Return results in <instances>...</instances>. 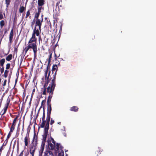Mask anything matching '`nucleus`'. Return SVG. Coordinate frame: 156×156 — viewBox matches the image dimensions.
<instances>
[{
  "mask_svg": "<svg viewBox=\"0 0 156 156\" xmlns=\"http://www.w3.org/2000/svg\"><path fill=\"white\" fill-rule=\"evenodd\" d=\"M51 77L50 74L48 73L47 80L44 85L43 87L41 88V90L42 94L45 95L46 94V92L47 91V89L48 87L50 88H52L53 89V91L54 90L56 84L55 83V74H54Z\"/></svg>",
  "mask_w": 156,
  "mask_h": 156,
  "instance_id": "obj_1",
  "label": "nucleus"
},
{
  "mask_svg": "<svg viewBox=\"0 0 156 156\" xmlns=\"http://www.w3.org/2000/svg\"><path fill=\"white\" fill-rule=\"evenodd\" d=\"M30 49H33V52L34 53V57H36L37 56V45H36L34 43H28V45L25 47L23 51V53H24V54L25 55L27 51Z\"/></svg>",
  "mask_w": 156,
  "mask_h": 156,
  "instance_id": "obj_2",
  "label": "nucleus"
},
{
  "mask_svg": "<svg viewBox=\"0 0 156 156\" xmlns=\"http://www.w3.org/2000/svg\"><path fill=\"white\" fill-rule=\"evenodd\" d=\"M63 147L62 146L57 143L55 146V150L58 152V156H64Z\"/></svg>",
  "mask_w": 156,
  "mask_h": 156,
  "instance_id": "obj_3",
  "label": "nucleus"
},
{
  "mask_svg": "<svg viewBox=\"0 0 156 156\" xmlns=\"http://www.w3.org/2000/svg\"><path fill=\"white\" fill-rule=\"evenodd\" d=\"M53 88H50L48 87L47 89V93H48L49 96L47 101V104H51V100L53 94Z\"/></svg>",
  "mask_w": 156,
  "mask_h": 156,
  "instance_id": "obj_4",
  "label": "nucleus"
},
{
  "mask_svg": "<svg viewBox=\"0 0 156 156\" xmlns=\"http://www.w3.org/2000/svg\"><path fill=\"white\" fill-rule=\"evenodd\" d=\"M49 123H47L45 126V127L44 129V134L43 135L42 140L46 141V138L47 137L48 130L49 129Z\"/></svg>",
  "mask_w": 156,
  "mask_h": 156,
  "instance_id": "obj_5",
  "label": "nucleus"
},
{
  "mask_svg": "<svg viewBox=\"0 0 156 156\" xmlns=\"http://www.w3.org/2000/svg\"><path fill=\"white\" fill-rule=\"evenodd\" d=\"M48 108L47 114V123H50V115L51 111V105H47Z\"/></svg>",
  "mask_w": 156,
  "mask_h": 156,
  "instance_id": "obj_6",
  "label": "nucleus"
},
{
  "mask_svg": "<svg viewBox=\"0 0 156 156\" xmlns=\"http://www.w3.org/2000/svg\"><path fill=\"white\" fill-rule=\"evenodd\" d=\"M58 64L53 65L51 70L52 73H51L50 71H49L48 73L50 74V76L51 77H52V76L54 74H55V79H56V74L57 71L58 69L57 65L60 64V62L58 61Z\"/></svg>",
  "mask_w": 156,
  "mask_h": 156,
  "instance_id": "obj_7",
  "label": "nucleus"
},
{
  "mask_svg": "<svg viewBox=\"0 0 156 156\" xmlns=\"http://www.w3.org/2000/svg\"><path fill=\"white\" fill-rule=\"evenodd\" d=\"M36 34L32 33V37L28 41V43H34L37 45V38L36 37Z\"/></svg>",
  "mask_w": 156,
  "mask_h": 156,
  "instance_id": "obj_8",
  "label": "nucleus"
},
{
  "mask_svg": "<svg viewBox=\"0 0 156 156\" xmlns=\"http://www.w3.org/2000/svg\"><path fill=\"white\" fill-rule=\"evenodd\" d=\"M43 20V19L42 17L40 19H36L34 27H39L40 29L41 28Z\"/></svg>",
  "mask_w": 156,
  "mask_h": 156,
  "instance_id": "obj_9",
  "label": "nucleus"
},
{
  "mask_svg": "<svg viewBox=\"0 0 156 156\" xmlns=\"http://www.w3.org/2000/svg\"><path fill=\"white\" fill-rule=\"evenodd\" d=\"M41 29L39 28L34 27L33 29V33L36 34L37 36H38L41 33Z\"/></svg>",
  "mask_w": 156,
  "mask_h": 156,
  "instance_id": "obj_10",
  "label": "nucleus"
},
{
  "mask_svg": "<svg viewBox=\"0 0 156 156\" xmlns=\"http://www.w3.org/2000/svg\"><path fill=\"white\" fill-rule=\"evenodd\" d=\"M17 118H18V117L16 116L15 118L14 119L12 125L11 126L10 128V132H13V130L15 129V127L16 125V122L17 119Z\"/></svg>",
  "mask_w": 156,
  "mask_h": 156,
  "instance_id": "obj_11",
  "label": "nucleus"
},
{
  "mask_svg": "<svg viewBox=\"0 0 156 156\" xmlns=\"http://www.w3.org/2000/svg\"><path fill=\"white\" fill-rule=\"evenodd\" d=\"M13 37V29H12L10 31V34L9 35V42L11 44L12 42V40Z\"/></svg>",
  "mask_w": 156,
  "mask_h": 156,
  "instance_id": "obj_12",
  "label": "nucleus"
},
{
  "mask_svg": "<svg viewBox=\"0 0 156 156\" xmlns=\"http://www.w3.org/2000/svg\"><path fill=\"white\" fill-rule=\"evenodd\" d=\"M9 101L7 102V103L5 104V107L2 110V111L1 112V113H2V111H3V112L2 114V115L4 114L6 112L7 109L8 108V107L9 105Z\"/></svg>",
  "mask_w": 156,
  "mask_h": 156,
  "instance_id": "obj_13",
  "label": "nucleus"
},
{
  "mask_svg": "<svg viewBox=\"0 0 156 156\" xmlns=\"http://www.w3.org/2000/svg\"><path fill=\"white\" fill-rule=\"evenodd\" d=\"M36 148V147L34 145H33L30 147V153L32 155L31 156L34 155V153Z\"/></svg>",
  "mask_w": 156,
  "mask_h": 156,
  "instance_id": "obj_14",
  "label": "nucleus"
},
{
  "mask_svg": "<svg viewBox=\"0 0 156 156\" xmlns=\"http://www.w3.org/2000/svg\"><path fill=\"white\" fill-rule=\"evenodd\" d=\"M49 148L51 150H53L54 148L55 149V144H53L51 143L50 141L48 142Z\"/></svg>",
  "mask_w": 156,
  "mask_h": 156,
  "instance_id": "obj_15",
  "label": "nucleus"
},
{
  "mask_svg": "<svg viewBox=\"0 0 156 156\" xmlns=\"http://www.w3.org/2000/svg\"><path fill=\"white\" fill-rule=\"evenodd\" d=\"M27 134H28V136H27V134L26 136L24 138L25 145V146H27L28 144V140H29V133H28V132H27Z\"/></svg>",
  "mask_w": 156,
  "mask_h": 156,
  "instance_id": "obj_16",
  "label": "nucleus"
},
{
  "mask_svg": "<svg viewBox=\"0 0 156 156\" xmlns=\"http://www.w3.org/2000/svg\"><path fill=\"white\" fill-rule=\"evenodd\" d=\"M44 156H54V155L52 151H46Z\"/></svg>",
  "mask_w": 156,
  "mask_h": 156,
  "instance_id": "obj_17",
  "label": "nucleus"
},
{
  "mask_svg": "<svg viewBox=\"0 0 156 156\" xmlns=\"http://www.w3.org/2000/svg\"><path fill=\"white\" fill-rule=\"evenodd\" d=\"M5 62V58L0 59V67H4V64Z\"/></svg>",
  "mask_w": 156,
  "mask_h": 156,
  "instance_id": "obj_18",
  "label": "nucleus"
},
{
  "mask_svg": "<svg viewBox=\"0 0 156 156\" xmlns=\"http://www.w3.org/2000/svg\"><path fill=\"white\" fill-rule=\"evenodd\" d=\"M45 123H47V119L46 120H42V122L41 123L40 125V126L39 127V128L41 127L42 128H44V127H45Z\"/></svg>",
  "mask_w": 156,
  "mask_h": 156,
  "instance_id": "obj_19",
  "label": "nucleus"
},
{
  "mask_svg": "<svg viewBox=\"0 0 156 156\" xmlns=\"http://www.w3.org/2000/svg\"><path fill=\"white\" fill-rule=\"evenodd\" d=\"M78 108L76 106H73L70 108V110L72 111H74L75 112H77L78 110Z\"/></svg>",
  "mask_w": 156,
  "mask_h": 156,
  "instance_id": "obj_20",
  "label": "nucleus"
},
{
  "mask_svg": "<svg viewBox=\"0 0 156 156\" xmlns=\"http://www.w3.org/2000/svg\"><path fill=\"white\" fill-rule=\"evenodd\" d=\"M44 0H38L37 2L38 6H42L44 4Z\"/></svg>",
  "mask_w": 156,
  "mask_h": 156,
  "instance_id": "obj_21",
  "label": "nucleus"
},
{
  "mask_svg": "<svg viewBox=\"0 0 156 156\" xmlns=\"http://www.w3.org/2000/svg\"><path fill=\"white\" fill-rule=\"evenodd\" d=\"M33 141L35 142V144H37V142L38 140L37 136L36 135L35 133H34L33 138Z\"/></svg>",
  "mask_w": 156,
  "mask_h": 156,
  "instance_id": "obj_22",
  "label": "nucleus"
},
{
  "mask_svg": "<svg viewBox=\"0 0 156 156\" xmlns=\"http://www.w3.org/2000/svg\"><path fill=\"white\" fill-rule=\"evenodd\" d=\"M12 54H9L6 57V60L7 61H9L12 59Z\"/></svg>",
  "mask_w": 156,
  "mask_h": 156,
  "instance_id": "obj_23",
  "label": "nucleus"
},
{
  "mask_svg": "<svg viewBox=\"0 0 156 156\" xmlns=\"http://www.w3.org/2000/svg\"><path fill=\"white\" fill-rule=\"evenodd\" d=\"M44 146H41L40 150L39 151V155H41L43 153L44 150Z\"/></svg>",
  "mask_w": 156,
  "mask_h": 156,
  "instance_id": "obj_24",
  "label": "nucleus"
},
{
  "mask_svg": "<svg viewBox=\"0 0 156 156\" xmlns=\"http://www.w3.org/2000/svg\"><path fill=\"white\" fill-rule=\"evenodd\" d=\"M25 9V8L23 6H21L19 9V12L21 13H22Z\"/></svg>",
  "mask_w": 156,
  "mask_h": 156,
  "instance_id": "obj_25",
  "label": "nucleus"
},
{
  "mask_svg": "<svg viewBox=\"0 0 156 156\" xmlns=\"http://www.w3.org/2000/svg\"><path fill=\"white\" fill-rule=\"evenodd\" d=\"M48 67H49V66L48 65V66L47 67L46 70H45V72L44 75H45V78L46 80H47V73H48Z\"/></svg>",
  "mask_w": 156,
  "mask_h": 156,
  "instance_id": "obj_26",
  "label": "nucleus"
},
{
  "mask_svg": "<svg viewBox=\"0 0 156 156\" xmlns=\"http://www.w3.org/2000/svg\"><path fill=\"white\" fill-rule=\"evenodd\" d=\"M11 0H5V4H6V7L7 8L10 5Z\"/></svg>",
  "mask_w": 156,
  "mask_h": 156,
  "instance_id": "obj_27",
  "label": "nucleus"
},
{
  "mask_svg": "<svg viewBox=\"0 0 156 156\" xmlns=\"http://www.w3.org/2000/svg\"><path fill=\"white\" fill-rule=\"evenodd\" d=\"M8 69H6L5 70L4 73V76L5 78H6L8 76V73H9V70Z\"/></svg>",
  "mask_w": 156,
  "mask_h": 156,
  "instance_id": "obj_28",
  "label": "nucleus"
},
{
  "mask_svg": "<svg viewBox=\"0 0 156 156\" xmlns=\"http://www.w3.org/2000/svg\"><path fill=\"white\" fill-rule=\"evenodd\" d=\"M5 24L4 20H2L0 22V26L1 28H2Z\"/></svg>",
  "mask_w": 156,
  "mask_h": 156,
  "instance_id": "obj_29",
  "label": "nucleus"
},
{
  "mask_svg": "<svg viewBox=\"0 0 156 156\" xmlns=\"http://www.w3.org/2000/svg\"><path fill=\"white\" fill-rule=\"evenodd\" d=\"M43 116L42 118V120H45V110L44 109V108L43 107Z\"/></svg>",
  "mask_w": 156,
  "mask_h": 156,
  "instance_id": "obj_30",
  "label": "nucleus"
},
{
  "mask_svg": "<svg viewBox=\"0 0 156 156\" xmlns=\"http://www.w3.org/2000/svg\"><path fill=\"white\" fill-rule=\"evenodd\" d=\"M40 13L39 12H36L34 16V18L36 19H38V17L40 15Z\"/></svg>",
  "mask_w": 156,
  "mask_h": 156,
  "instance_id": "obj_31",
  "label": "nucleus"
},
{
  "mask_svg": "<svg viewBox=\"0 0 156 156\" xmlns=\"http://www.w3.org/2000/svg\"><path fill=\"white\" fill-rule=\"evenodd\" d=\"M52 58V53L50 54L49 55V58L48 61V66L51 61V58Z\"/></svg>",
  "mask_w": 156,
  "mask_h": 156,
  "instance_id": "obj_32",
  "label": "nucleus"
},
{
  "mask_svg": "<svg viewBox=\"0 0 156 156\" xmlns=\"http://www.w3.org/2000/svg\"><path fill=\"white\" fill-rule=\"evenodd\" d=\"M62 2V0H60V1H58L56 4V8H57L58 7L59 10H60V8L59 7V5L60 3V2Z\"/></svg>",
  "mask_w": 156,
  "mask_h": 156,
  "instance_id": "obj_33",
  "label": "nucleus"
},
{
  "mask_svg": "<svg viewBox=\"0 0 156 156\" xmlns=\"http://www.w3.org/2000/svg\"><path fill=\"white\" fill-rule=\"evenodd\" d=\"M10 64L9 63H8L6 64V69H9L10 67Z\"/></svg>",
  "mask_w": 156,
  "mask_h": 156,
  "instance_id": "obj_34",
  "label": "nucleus"
},
{
  "mask_svg": "<svg viewBox=\"0 0 156 156\" xmlns=\"http://www.w3.org/2000/svg\"><path fill=\"white\" fill-rule=\"evenodd\" d=\"M30 15V10H28L27 11L26 13V18H27Z\"/></svg>",
  "mask_w": 156,
  "mask_h": 156,
  "instance_id": "obj_35",
  "label": "nucleus"
},
{
  "mask_svg": "<svg viewBox=\"0 0 156 156\" xmlns=\"http://www.w3.org/2000/svg\"><path fill=\"white\" fill-rule=\"evenodd\" d=\"M35 23V19H34L33 20L32 22L31 23V26L32 28L33 27L34 25V24Z\"/></svg>",
  "mask_w": 156,
  "mask_h": 156,
  "instance_id": "obj_36",
  "label": "nucleus"
},
{
  "mask_svg": "<svg viewBox=\"0 0 156 156\" xmlns=\"http://www.w3.org/2000/svg\"><path fill=\"white\" fill-rule=\"evenodd\" d=\"M101 150L98 149V150H97V151L96 152V154H97V155H98V154H101Z\"/></svg>",
  "mask_w": 156,
  "mask_h": 156,
  "instance_id": "obj_37",
  "label": "nucleus"
},
{
  "mask_svg": "<svg viewBox=\"0 0 156 156\" xmlns=\"http://www.w3.org/2000/svg\"><path fill=\"white\" fill-rule=\"evenodd\" d=\"M42 9V7L41 6H39L38 8V12H39L40 13L41 12V10Z\"/></svg>",
  "mask_w": 156,
  "mask_h": 156,
  "instance_id": "obj_38",
  "label": "nucleus"
},
{
  "mask_svg": "<svg viewBox=\"0 0 156 156\" xmlns=\"http://www.w3.org/2000/svg\"><path fill=\"white\" fill-rule=\"evenodd\" d=\"M4 67H0V72H1V74H2L4 72Z\"/></svg>",
  "mask_w": 156,
  "mask_h": 156,
  "instance_id": "obj_39",
  "label": "nucleus"
},
{
  "mask_svg": "<svg viewBox=\"0 0 156 156\" xmlns=\"http://www.w3.org/2000/svg\"><path fill=\"white\" fill-rule=\"evenodd\" d=\"M3 18V16L2 15V11H0V20H2Z\"/></svg>",
  "mask_w": 156,
  "mask_h": 156,
  "instance_id": "obj_40",
  "label": "nucleus"
},
{
  "mask_svg": "<svg viewBox=\"0 0 156 156\" xmlns=\"http://www.w3.org/2000/svg\"><path fill=\"white\" fill-rule=\"evenodd\" d=\"M45 142H46V141H45V140L44 141V140H42V143H41V146L44 147Z\"/></svg>",
  "mask_w": 156,
  "mask_h": 156,
  "instance_id": "obj_41",
  "label": "nucleus"
},
{
  "mask_svg": "<svg viewBox=\"0 0 156 156\" xmlns=\"http://www.w3.org/2000/svg\"><path fill=\"white\" fill-rule=\"evenodd\" d=\"M12 132H10V131L9 132L7 137V140H8L9 138L11 136V133Z\"/></svg>",
  "mask_w": 156,
  "mask_h": 156,
  "instance_id": "obj_42",
  "label": "nucleus"
},
{
  "mask_svg": "<svg viewBox=\"0 0 156 156\" xmlns=\"http://www.w3.org/2000/svg\"><path fill=\"white\" fill-rule=\"evenodd\" d=\"M3 96H4L3 95L2 96V98L0 99V107H1V106L2 102V101L3 100Z\"/></svg>",
  "mask_w": 156,
  "mask_h": 156,
  "instance_id": "obj_43",
  "label": "nucleus"
},
{
  "mask_svg": "<svg viewBox=\"0 0 156 156\" xmlns=\"http://www.w3.org/2000/svg\"><path fill=\"white\" fill-rule=\"evenodd\" d=\"M46 100H43L41 102V105L43 106L45 103Z\"/></svg>",
  "mask_w": 156,
  "mask_h": 156,
  "instance_id": "obj_44",
  "label": "nucleus"
},
{
  "mask_svg": "<svg viewBox=\"0 0 156 156\" xmlns=\"http://www.w3.org/2000/svg\"><path fill=\"white\" fill-rule=\"evenodd\" d=\"M24 122H23V128H22V133H21L22 135V134L24 132Z\"/></svg>",
  "mask_w": 156,
  "mask_h": 156,
  "instance_id": "obj_45",
  "label": "nucleus"
},
{
  "mask_svg": "<svg viewBox=\"0 0 156 156\" xmlns=\"http://www.w3.org/2000/svg\"><path fill=\"white\" fill-rule=\"evenodd\" d=\"M54 122V121L52 119H51L50 122V124L51 125H52Z\"/></svg>",
  "mask_w": 156,
  "mask_h": 156,
  "instance_id": "obj_46",
  "label": "nucleus"
},
{
  "mask_svg": "<svg viewBox=\"0 0 156 156\" xmlns=\"http://www.w3.org/2000/svg\"><path fill=\"white\" fill-rule=\"evenodd\" d=\"M6 82H7V80H5L4 81V83H3V86H5L6 84Z\"/></svg>",
  "mask_w": 156,
  "mask_h": 156,
  "instance_id": "obj_47",
  "label": "nucleus"
},
{
  "mask_svg": "<svg viewBox=\"0 0 156 156\" xmlns=\"http://www.w3.org/2000/svg\"><path fill=\"white\" fill-rule=\"evenodd\" d=\"M51 141H52V143H53L54 144H55V142L54 139L53 138H51Z\"/></svg>",
  "mask_w": 156,
  "mask_h": 156,
  "instance_id": "obj_48",
  "label": "nucleus"
},
{
  "mask_svg": "<svg viewBox=\"0 0 156 156\" xmlns=\"http://www.w3.org/2000/svg\"><path fill=\"white\" fill-rule=\"evenodd\" d=\"M23 151H22L20 153V154L19 155V156H23Z\"/></svg>",
  "mask_w": 156,
  "mask_h": 156,
  "instance_id": "obj_49",
  "label": "nucleus"
},
{
  "mask_svg": "<svg viewBox=\"0 0 156 156\" xmlns=\"http://www.w3.org/2000/svg\"><path fill=\"white\" fill-rule=\"evenodd\" d=\"M18 51L17 47L15 48L14 49V51L16 53Z\"/></svg>",
  "mask_w": 156,
  "mask_h": 156,
  "instance_id": "obj_50",
  "label": "nucleus"
},
{
  "mask_svg": "<svg viewBox=\"0 0 156 156\" xmlns=\"http://www.w3.org/2000/svg\"><path fill=\"white\" fill-rule=\"evenodd\" d=\"M35 91V89L34 88L32 90V94H31L32 96L34 94V93Z\"/></svg>",
  "mask_w": 156,
  "mask_h": 156,
  "instance_id": "obj_51",
  "label": "nucleus"
},
{
  "mask_svg": "<svg viewBox=\"0 0 156 156\" xmlns=\"http://www.w3.org/2000/svg\"><path fill=\"white\" fill-rule=\"evenodd\" d=\"M17 78L16 80H15V86L16 85L17 82Z\"/></svg>",
  "mask_w": 156,
  "mask_h": 156,
  "instance_id": "obj_52",
  "label": "nucleus"
},
{
  "mask_svg": "<svg viewBox=\"0 0 156 156\" xmlns=\"http://www.w3.org/2000/svg\"><path fill=\"white\" fill-rule=\"evenodd\" d=\"M62 30V27H60V30H59V33L60 32H61Z\"/></svg>",
  "mask_w": 156,
  "mask_h": 156,
  "instance_id": "obj_53",
  "label": "nucleus"
},
{
  "mask_svg": "<svg viewBox=\"0 0 156 156\" xmlns=\"http://www.w3.org/2000/svg\"><path fill=\"white\" fill-rule=\"evenodd\" d=\"M53 17L54 18H56V15H53Z\"/></svg>",
  "mask_w": 156,
  "mask_h": 156,
  "instance_id": "obj_54",
  "label": "nucleus"
},
{
  "mask_svg": "<svg viewBox=\"0 0 156 156\" xmlns=\"http://www.w3.org/2000/svg\"><path fill=\"white\" fill-rule=\"evenodd\" d=\"M58 124H59V125L61 124V122H58Z\"/></svg>",
  "mask_w": 156,
  "mask_h": 156,
  "instance_id": "obj_55",
  "label": "nucleus"
},
{
  "mask_svg": "<svg viewBox=\"0 0 156 156\" xmlns=\"http://www.w3.org/2000/svg\"><path fill=\"white\" fill-rule=\"evenodd\" d=\"M2 146L1 147V148H0V149H1V150H2Z\"/></svg>",
  "mask_w": 156,
  "mask_h": 156,
  "instance_id": "obj_56",
  "label": "nucleus"
},
{
  "mask_svg": "<svg viewBox=\"0 0 156 156\" xmlns=\"http://www.w3.org/2000/svg\"><path fill=\"white\" fill-rule=\"evenodd\" d=\"M62 7V5H59V8H60V7L61 8Z\"/></svg>",
  "mask_w": 156,
  "mask_h": 156,
  "instance_id": "obj_57",
  "label": "nucleus"
},
{
  "mask_svg": "<svg viewBox=\"0 0 156 156\" xmlns=\"http://www.w3.org/2000/svg\"><path fill=\"white\" fill-rule=\"evenodd\" d=\"M6 32H7V31L6 30L5 31V33H4L5 34L6 33Z\"/></svg>",
  "mask_w": 156,
  "mask_h": 156,
  "instance_id": "obj_58",
  "label": "nucleus"
},
{
  "mask_svg": "<svg viewBox=\"0 0 156 156\" xmlns=\"http://www.w3.org/2000/svg\"><path fill=\"white\" fill-rule=\"evenodd\" d=\"M28 155V154H25L24 156H27Z\"/></svg>",
  "mask_w": 156,
  "mask_h": 156,
  "instance_id": "obj_59",
  "label": "nucleus"
},
{
  "mask_svg": "<svg viewBox=\"0 0 156 156\" xmlns=\"http://www.w3.org/2000/svg\"><path fill=\"white\" fill-rule=\"evenodd\" d=\"M7 140V139H6V140H5V141H6V142H7V141H8V140Z\"/></svg>",
  "mask_w": 156,
  "mask_h": 156,
  "instance_id": "obj_60",
  "label": "nucleus"
},
{
  "mask_svg": "<svg viewBox=\"0 0 156 156\" xmlns=\"http://www.w3.org/2000/svg\"><path fill=\"white\" fill-rule=\"evenodd\" d=\"M22 61H21V63H20V64H21V63H22Z\"/></svg>",
  "mask_w": 156,
  "mask_h": 156,
  "instance_id": "obj_61",
  "label": "nucleus"
},
{
  "mask_svg": "<svg viewBox=\"0 0 156 156\" xmlns=\"http://www.w3.org/2000/svg\"><path fill=\"white\" fill-rule=\"evenodd\" d=\"M30 17H31V16H30Z\"/></svg>",
  "mask_w": 156,
  "mask_h": 156,
  "instance_id": "obj_62",
  "label": "nucleus"
},
{
  "mask_svg": "<svg viewBox=\"0 0 156 156\" xmlns=\"http://www.w3.org/2000/svg\"><path fill=\"white\" fill-rule=\"evenodd\" d=\"M7 54H8V53H7V54H5L6 55H7Z\"/></svg>",
  "mask_w": 156,
  "mask_h": 156,
  "instance_id": "obj_63",
  "label": "nucleus"
},
{
  "mask_svg": "<svg viewBox=\"0 0 156 156\" xmlns=\"http://www.w3.org/2000/svg\"><path fill=\"white\" fill-rule=\"evenodd\" d=\"M7 54H8V53H7V54H5L6 55H7Z\"/></svg>",
  "mask_w": 156,
  "mask_h": 156,
  "instance_id": "obj_64",
  "label": "nucleus"
}]
</instances>
